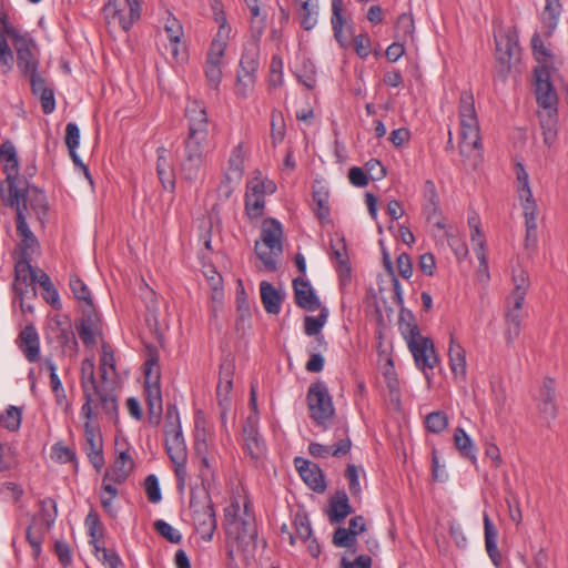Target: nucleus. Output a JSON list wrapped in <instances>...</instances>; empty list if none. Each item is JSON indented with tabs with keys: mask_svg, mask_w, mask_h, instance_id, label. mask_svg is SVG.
Segmentation results:
<instances>
[{
	"mask_svg": "<svg viewBox=\"0 0 568 568\" xmlns=\"http://www.w3.org/2000/svg\"><path fill=\"white\" fill-rule=\"evenodd\" d=\"M458 113L462 138L459 151L462 155H469L470 152L481 149L479 122L471 91H462L459 95Z\"/></svg>",
	"mask_w": 568,
	"mask_h": 568,
	"instance_id": "nucleus-2",
	"label": "nucleus"
},
{
	"mask_svg": "<svg viewBox=\"0 0 568 568\" xmlns=\"http://www.w3.org/2000/svg\"><path fill=\"white\" fill-rule=\"evenodd\" d=\"M282 236L283 229L280 221L271 217L263 221L261 236L255 242L254 252L267 272H274L277 268L283 253Z\"/></svg>",
	"mask_w": 568,
	"mask_h": 568,
	"instance_id": "nucleus-1",
	"label": "nucleus"
},
{
	"mask_svg": "<svg viewBox=\"0 0 568 568\" xmlns=\"http://www.w3.org/2000/svg\"><path fill=\"white\" fill-rule=\"evenodd\" d=\"M156 173L164 189L172 191L175 185V172L171 152L164 146L156 149Z\"/></svg>",
	"mask_w": 568,
	"mask_h": 568,
	"instance_id": "nucleus-29",
	"label": "nucleus"
},
{
	"mask_svg": "<svg viewBox=\"0 0 568 568\" xmlns=\"http://www.w3.org/2000/svg\"><path fill=\"white\" fill-rule=\"evenodd\" d=\"M0 21L1 24H4V31L8 37L11 38L17 54L20 53L21 50L24 51L34 47L33 40L28 37V34H21L16 27L9 23L6 12H0Z\"/></svg>",
	"mask_w": 568,
	"mask_h": 568,
	"instance_id": "nucleus-38",
	"label": "nucleus"
},
{
	"mask_svg": "<svg viewBox=\"0 0 568 568\" xmlns=\"http://www.w3.org/2000/svg\"><path fill=\"white\" fill-rule=\"evenodd\" d=\"M307 405L311 418L317 425H324L335 414L332 396L324 382L313 383L307 392Z\"/></svg>",
	"mask_w": 568,
	"mask_h": 568,
	"instance_id": "nucleus-9",
	"label": "nucleus"
},
{
	"mask_svg": "<svg viewBox=\"0 0 568 568\" xmlns=\"http://www.w3.org/2000/svg\"><path fill=\"white\" fill-rule=\"evenodd\" d=\"M264 196L245 195V212L250 220L258 219L264 213Z\"/></svg>",
	"mask_w": 568,
	"mask_h": 568,
	"instance_id": "nucleus-59",
	"label": "nucleus"
},
{
	"mask_svg": "<svg viewBox=\"0 0 568 568\" xmlns=\"http://www.w3.org/2000/svg\"><path fill=\"white\" fill-rule=\"evenodd\" d=\"M561 10L562 7L559 0L546 1V7L541 14V21L544 24V32L547 37H550L556 29Z\"/></svg>",
	"mask_w": 568,
	"mask_h": 568,
	"instance_id": "nucleus-39",
	"label": "nucleus"
},
{
	"mask_svg": "<svg viewBox=\"0 0 568 568\" xmlns=\"http://www.w3.org/2000/svg\"><path fill=\"white\" fill-rule=\"evenodd\" d=\"M261 301L268 314L277 315L281 312L282 296L280 292L267 281L260 284Z\"/></svg>",
	"mask_w": 568,
	"mask_h": 568,
	"instance_id": "nucleus-36",
	"label": "nucleus"
},
{
	"mask_svg": "<svg viewBox=\"0 0 568 568\" xmlns=\"http://www.w3.org/2000/svg\"><path fill=\"white\" fill-rule=\"evenodd\" d=\"M294 526L296 535L303 541H306L312 536L311 523L306 514L297 513L294 518Z\"/></svg>",
	"mask_w": 568,
	"mask_h": 568,
	"instance_id": "nucleus-64",
	"label": "nucleus"
},
{
	"mask_svg": "<svg viewBox=\"0 0 568 568\" xmlns=\"http://www.w3.org/2000/svg\"><path fill=\"white\" fill-rule=\"evenodd\" d=\"M484 535H485V547L486 551L496 567L501 565L503 558L497 547L498 530L493 524L489 515L484 513Z\"/></svg>",
	"mask_w": 568,
	"mask_h": 568,
	"instance_id": "nucleus-31",
	"label": "nucleus"
},
{
	"mask_svg": "<svg viewBox=\"0 0 568 568\" xmlns=\"http://www.w3.org/2000/svg\"><path fill=\"white\" fill-rule=\"evenodd\" d=\"M470 239H471V242L474 243V245L477 246V247H475V252H476L477 258L480 263V266H483L484 270L487 271L488 264H487V258H486V255L484 252L485 236H484L479 225L476 224L475 229L471 230Z\"/></svg>",
	"mask_w": 568,
	"mask_h": 568,
	"instance_id": "nucleus-57",
	"label": "nucleus"
},
{
	"mask_svg": "<svg viewBox=\"0 0 568 568\" xmlns=\"http://www.w3.org/2000/svg\"><path fill=\"white\" fill-rule=\"evenodd\" d=\"M230 32L231 28L221 24L207 52L204 71L209 85L214 90L219 89L222 80L221 62L227 45Z\"/></svg>",
	"mask_w": 568,
	"mask_h": 568,
	"instance_id": "nucleus-8",
	"label": "nucleus"
},
{
	"mask_svg": "<svg viewBox=\"0 0 568 568\" xmlns=\"http://www.w3.org/2000/svg\"><path fill=\"white\" fill-rule=\"evenodd\" d=\"M538 414L540 420L546 425L550 426L557 417V404H556V382L555 379L547 377L545 378L542 386L539 392L538 398Z\"/></svg>",
	"mask_w": 568,
	"mask_h": 568,
	"instance_id": "nucleus-17",
	"label": "nucleus"
},
{
	"mask_svg": "<svg viewBox=\"0 0 568 568\" xmlns=\"http://www.w3.org/2000/svg\"><path fill=\"white\" fill-rule=\"evenodd\" d=\"M155 531L172 544H180L182 535L166 521L159 519L154 521Z\"/></svg>",
	"mask_w": 568,
	"mask_h": 568,
	"instance_id": "nucleus-61",
	"label": "nucleus"
},
{
	"mask_svg": "<svg viewBox=\"0 0 568 568\" xmlns=\"http://www.w3.org/2000/svg\"><path fill=\"white\" fill-rule=\"evenodd\" d=\"M293 7L300 26L306 30H312L318 21L320 4L318 0H293Z\"/></svg>",
	"mask_w": 568,
	"mask_h": 568,
	"instance_id": "nucleus-27",
	"label": "nucleus"
},
{
	"mask_svg": "<svg viewBox=\"0 0 568 568\" xmlns=\"http://www.w3.org/2000/svg\"><path fill=\"white\" fill-rule=\"evenodd\" d=\"M185 116L189 120L187 138L209 142V119L204 104L196 100L190 101L185 108Z\"/></svg>",
	"mask_w": 568,
	"mask_h": 568,
	"instance_id": "nucleus-14",
	"label": "nucleus"
},
{
	"mask_svg": "<svg viewBox=\"0 0 568 568\" xmlns=\"http://www.w3.org/2000/svg\"><path fill=\"white\" fill-rule=\"evenodd\" d=\"M514 290L507 298L508 305H514L516 308H523L526 294L529 290V276L523 268L514 270L513 272Z\"/></svg>",
	"mask_w": 568,
	"mask_h": 568,
	"instance_id": "nucleus-32",
	"label": "nucleus"
},
{
	"mask_svg": "<svg viewBox=\"0 0 568 568\" xmlns=\"http://www.w3.org/2000/svg\"><path fill=\"white\" fill-rule=\"evenodd\" d=\"M292 286L294 291L295 304L300 308L306 312H315L321 308V300L310 281L303 276H298L292 281Z\"/></svg>",
	"mask_w": 568,
	"mask_h": 568,
	"instance_id": "nucleus-19",
	"label": "nucleus"
},
{
	"mask_svg": "<svg viewBox=\"0 0 568 568\" xmlns=\"http://www.w3.org/2000/svg\"><path fill=\"white\" fill-rule=\"evenodd\" d=\"M83 318L77 326L80 338L87 346L95 343L93 328L97 324L98 316L94 310H83Z\"/></svg>",
	"mask_w": 568,
	"mask_h": 568,
	"instance_id": "nucleus-41",
	"label": "nucleus"
},
{
	"mask_svg": "<svg viewBox=\"0 0 568 568\" xmlns=\"http://www.w3.org/2000/svg\"><path fill=\"white\" fill-rule=\"evenodd\" d=\"M505 322L506 327L504 331V336L507 345L510 346L521 332V308H516L514 305H508V310L505 315Z\"/></svg>",
	"mask_w": 568,
	"mask_h": 568,
	"instance_id": "nucleus-35",
	"label": "nucleus"
},
{
	"mask_svg": "<svg viewBox=\"0 0 568 568\" xmlns=\"http://www.w3.org/2000/svg\"><path fill=\"white\" fill-rule=\"evenodd\" d=\"M332 2V29L334 32V38L341 44V47H347L348 42L343 36V27L345 24V19L343 18V0H331Z\"/></svg>",
	"mask_w": 568,
	"mask_h": 568,
	"instance_id": "nucleus-40",
	"label": "nucleus"
},
{
	"mask_svg": "<svg viewBox=\"0 0 568 568\" xmlns=\"http://www.w3.org/2000/svg\"><path fill=\"white\" fill-rule=\"evenodd\" d=\"M454 444L457 450L459 452L460 456H463L466 459H469L473 463H476V447L471 438L462 427H457L455 429Z\"/></svg>",
	"mask_w": 568,
	"mask_h": 568,
	"instance_id": "nucleus-43",
	"label": "nucleus"
},
{
	"mask_svg": "<svg viewBox=\"0 0 568 568\" xmlns=\"http://www.w3.org/2000/svg\"><path fill=\"white\" fill-rule=\"evenodd\" d=\"M229 531L231 534H235V538L239 541V544L245 547H256L257 528L255 517L251 509V504L248 500H244L243 517L240 519L237 525H235L233 529Z\"/></svg>",
	"mask_w": 568,
	"mask_h": 568,
	"instance_id": "nucleus-16",
	"label": "nucleus"
},
{
	"mask_svg": "<svg viewBox=\"0 0 568 568\" xmlns=\"http://www.w3.org/2000/svg\"><path fill=\"white\" fill-rule=\"evenodd\" d=\"M271 138L274 146L281 143L284 139V114L277 110L272 112Z\"/></svg>",
	"mask_w": 568,
	"mask_h": 568,
	"instance_id": "nucleus-56",
	"label": "nucleus"
},
{
	"mask_svg": "<svg viewBox=\"0 0 568 568\" xmlns=\"http://www.w3.org/2000/svg\"><path fill=\"white\" fill-rule=\"evenodd\" d=\"M425 426L428 432L440 434L448 426V416L443 410L432 412L425 418Z\"/></svg>",
	"mask_w": 568,
	"mask_h": 568,
	"instance_id": "nucleus-55",
	"label": "nucleus"
},
{
	"mask_svg": "<svg viewBox=\"0 0 568 568\" xmlns=\"http://www.w3.org/2000/svg\"><path fill=\"white\" fill-rule=\"evenodd\" d=\"M329 191L322 182L316 181L313 185V201L316 204L315 215L324 223L329 221L331 207L328 204Z\"/></svg>",
	"mask_w": 568,
	"mask_h": 568,
	"instance_id": "nucleus-34",
	"label": "nucleus"
},
{
	"mask_svg": "<svg viewBox=\"0 0 568 568\" xmlns=\"http://www.w3.org/2000/svg\"><path fill=\"white\" fill-rule=\"evenodd\" d=\"M193 526L205 541L213 539L217 523L211 496L206 491H192L190 498Z\"/></svg>",
	"mask_w": 568,
	"mask_h": 568,
	"instance_id": "nucleus-4",
	"label": "nucleus"
},
{
	"mask_svg": "<svg viewBox=\"0 0 568 568\" xmlns=\"http://www.w3.org/2000/svg\"><path fill=\"white\" fill-rule=\"evenodd\" d=\"M207 148L209 142L185 138L183 154L179 160L180 173L183 180L194 183L200 178Z\"/></svg>",
	"mask_w": 568,
	"mask_h": 568,
	"instance_id": "nucleus-6",
	"label": "nucleus"
},
{
	"mask_svg": "<svg viewBox=\"0 0 568 568\" xmlns=\"http://www.w3.org/2000/svg\"><path fill=\"white\" fill-rule=\"evenodd\" d=\"M244 437V448L245 452L250 455L252 459L257 460L262 457L264 448L263 444L258 438V434L243 435Z\"/></svg>",
	"mask_w": 568,
	"mask_h": 568,
	"instance_id": "nucleus-63",
	"label": "nucleus"
},
{
	"mask_svg": "<svg viewBox=\"0 0 568 568\" xmlns=\"http://www.w3.org/2000/svg\"><path fill=\"white\" fill-rule=\"evenodd\" d=\"M102 11L108 26L126 32L140 18V2L139 0H108Z\"/></svg>",
	"mask_w": 568,
	"mask_h": 568,
	"instance_id": "nucleus-7",
	"label": "nucleus"
},
{
	"mask_svg": "<svg viewBox=\"0 0 568 568\" xmlns=\"http://www.w3.org/2000/svg\"><path fill=\"white\" fill-rule=\"evenodd\" d=\"M317 316L306 315L304 317V332L307 336H315V341L312 343V348L314 351L318 349L322 346H325L324 336L321 334L323 327L325 326L329 312L326 306H321Z\"/></svg>",
	"mask_w": 568,
	"mask_h": 568,
	"instance_id": "nucleus-26",
	"label": "nucleus"
},
{
	"mask_svg": "<svg viewBox=\"0 0 568 568\" xmlns=\"http://www.w3.org/2000/svg\"><path fill=\"white\" fill-rule=\"evenodd\" d=\"M236 327L237 329L244 328L245 324L248 322L251 317V310L247 296L242 287L241 291L237 292L236 296Z\"/></svg>",
	"mask_w": 568,
	"mask_h": 568,
	"instance_id": "nucleus-53",
	"label": "nucleus"
},
{
	"mask_svg": "<svg viewBox=\"0 0 568 568\" xmlns=\"http://www.w3.org/2000/svg\"><path fill=\"white\" fill-rule=\"evenodd\" d=\"M243 517V511L241 510V504L239 499H234L231 504L224 509V524L227 530L233 529L235 525Z\"/></svg>",
	"mask_w": 568,
	"mask_h": 568,
	"instance_id": "nucleus-60",
	"label": "nucleus"
},
{
	"mask_svg": "<svg viewBox=\"0 0 568 568\" xmlns=\"http://www.w3.org/2000/svg\"><path fill=\"white\" fill-rule=\"evenodd\" d=\"M85 452L90 463L99 471L104 465L103 440L100 428L87 419L84 424Z\"/></svg>",
	"mask_w": 568,
	"mask_h": 568,
	"instance_id": "nucleus-18",
	"label": "nucleus"
},
{
	"mask_svg": "<svg viewBox=\"0 0 568 568\" xmlns=\"http://www.w3.org/2000/svg\"><path fill=\"white\" fill-rule=\"evenodd\" d=\"M165 450L171 462L187 459V449L183 435L181 437L165 438Z\"/></svg>",
	"mask_w": 568,
	"mask_h": 568,
	"instance_id": "nucleus-52",
	"label": "nucleus"
},
{
	"mask_svg": "<svg viewBox=\"0 0 568 568\" xmlns=\"http://www.w3.org/2000/svg\"><path fill=\"white\" fill-rule=\"evenodd\" d=\"M257 39L244 47L236 74L235 93L245 99L254 90L260 65V47Z\"/></svg>",
	"mask_w": 568,
	"mask_h": 568,
	"instance_id": "nucleus-5",
	"label": "nucleus"
},
{
	"mask_svg": "<svg viewBox=\"0 0 568 568\" xmlns=\"http://www.w3.org/2000/svg\"><path fill=\"white\" fill-rule=\"evenodd\" d=\"M517 192L523 207L524 217H536L537 204L529 185V175L521 163L516 164Z\"/></svg>",
	"mask_w": 568,
	"mask_h": 568,
	"instance_id": "nucleus-21",
	"label": "nucleus"
},
{
	"mask_svg": "<svg viewBox=\"0 0 568 568\" xmlns=\"http://www.w3.org/2000/svg\"><path fill=\"white\" fill-rule=\"evenodd\" d=\"M353 513L354 509L349 505L347 494L344 490H338L331 497L328 509V519L331 524H339Z\"/></svg>",
	"mask_w": 568,
	"mask_h": 568,
	"instance_id": "nucleus-30",
	"label": "nucleus"
},
{
	"mask_svg": "<svg viewBox=\"0 0 568 568\" xmlns=\"http://www.w3.org/2000/svg\"><path fill=\"white\" fill-rule=\"evenodd\" d=\"M165 438L181 437L183 435L180 414L175 405H168L164 422Z\"/></svg>",
	"mask_w": 568,
	"mask_h": 568,
	"instance_id": "nucleus-46",
	"label": "nucleus"
},
{
	"mask_svg": "<svg viewBox=\"0 0 568 568\" xmlns=\"http://www.w3.org/2000/svg\"><path fill=\"white\" fill-rule=\"evenodd\" d=\"M357 538L344 527H338L333 534V544L339 548H352L356 545Z\"/></svg>",
	"mask_w": 568,
	"mask_h": 568,
	"instance_id": "nucleus-62",
	"label": "nucleus"
},
{
	"mask_svg": "<svg viewBox=\"0 0 568 568\" xmlns=\"http://www.w3.org/2000/svg\"><path fill=\"white\" fill-rule=\"evenodd\" d=\"M283 84V60L281 53L277 52L273 54L268 75H267V90L270 93H273L277 89H280Z\"/></svg>",
	"mask_w": 568,
	"mask_h": 568,
	"instance_id": "nucleus-45",
	"label": "nucleus"
},
{
	"mask_svg": "<svg viewBox=\"0 0 568 568\" xmlns=\"http://www.w3.org/2000/svg\"><path fill=\"white\" fill-rule=\"evenodd\" d=\"M495 42L497 60L504 70L509 71L511 60L517 59L520 51L517 31L508 30L506 34L495 37Z\"/></svg>",
	"mask_w": 568,
	"mask_h": 568,
	"instance_id": "nucleus-20",
	"label": "nucleus"
},
{
	"mask_svg": "<svg viewBox=\"0 0 568 568\" xmlns=\"http://www.w3.org/2000/svg\"><path fill=\"white\" fill-rule=\"evenodd\" d=\"M22 420V408L10 405L1 415L0 424L9 432H17Z\"/></svg>",
	"mask_w": 568,
	"mask_h": 568,
	"instance_id": "nucleus-51",
	"label": "nucleus"
},
{
	"mask_svg": "<svg viewBox=\"0 0 568 568\" xmlns=\"http://www.w3.org/2000/svg\"><path fill=\"white\" fill-rule=\"evenodd\" d=\"M80 384L84 398V403L81 407V415L85 419L92 420L97 417L93 412L94 393H97L101 386L98 384L95 378L94 363L89 358L82 361Z\"/></svg>",
	"mask_w": 568,
	"mask_h": 568,
	"instance_id": "nucleus-11",
	"label": "nucleus"
},
{
	"mask_svg": "<svg viewBox=\"0 0 568 568\" xmlns=\"http://www.w3.org/2000/svg\"><path fill=\"white\" fill-rule=\"evenodd\" d=\"M4 205L16 210V223L17 234L20 236V243L18 245L19 255L32 256V254L39 248V242L36 235L30 230L24 211L27 210V197L17 199L3 202Z\"/></svg>",
	"mask_w": 568,
	"mask_h": 568,
	"instance_id": "nucleus-10",
	"label": "nucleus"
},
{
	"mask_svg": "<svg viewBox=\"0 0 568 568\" xmlns=\"http://www.w3.org/2000/svg\"><path fill=\"white\" fill-rule=\"evenodd\" d=\"M90 544L93 546L95 557L104 565L110 568H119L122 564L119 555L114 550L105 548L100 540L90 541Z\"/></svg>",
	"mask_w": 568,
	"mask_h": 568,
	"instance_id": "nucleus-50",
	"label": "nucleus"
},
{
	"mask_svg": "<svg viewBox=\"0 0 568 568\" xmlns=\"http://www.w3.org/2000/svg\"><path fill=\"white\" fill-rule=\"evenodd\" d=\"M155 355H150L144 363V393L148 407H163L160 386V367Z\"/></svg>",
	"mask_w": 568,
	"mask_h": 568,
	"instance_id": "nucleus-13",
	"label": "nucleus"
},
{
	"mask_svg": "<svg viewBox=\"0 0 568 568\" xmlns=\"http://www.w3.org/2000/svg\"><path fill=\"white\" fill-rule=\"evenodd\" d=\"M164 30L169 38V43L163 47V54L166 57H171L173 61L179 62L183 60L184 54L180 52L182 47L181 37L183 36V28L181 23L175 18H169Z\"/></svg>",
	"mask_w": 568,
	"mask_h": 568,
	"instance_id": "nucleus-25",
	"label": "nucleus"
},
{
	"mask_svg": "<svg viewBox=\"0 0 568 568\" xmlns=\"http://www.w3.org/2000/svg\"><path fill=\"white\" fill-rule=\"evenodd\" d=\"M37 270L31 265V256L19 255L14 265L16 282L13 284L14 293L21 300V308L24 311L23 295L27 292L28 284H34Z\"/></svg>",
	"mask_w": 568,
	"mask_h": 568,
	"instance_id": "nucleus-23",
	"label": "nucleus"
},
{
	"mask_svg": "<svg viewBox=\"0 0 568 568\" xmlns=\"http://www.w3.org/2000/svg\"><path fill=\"white\" fill-rule=\"evenodd\" d=\"M233 369L231 361H224L220 365V381L216 387V399L220 408L231 407L230 393L233 388Z\"/></svg>",
	"mask_w": 568,
	"mask_h": 568,
	"instance_id": "nucleus-28",
	"label": "nucleus"
},
{
	"mask_svg": "<svg viewBox=\"0 0 568 568\" xmlns=\"http://www.w3.org/2000/svg\"><path fill=\"white\" fill-rule=\"evenodd\" d=\"M99 406H101L102 410L111 418H118V396L114 394L113 389L101 387L97 393H94L93 408Z\"/></svg>",
	"mask_w": 568,
	"mask_h": 568,
	"instance_id": "nucleus-37",
	"label": "nucleus"
},
{
	"mask_svg": "<svg viewBox=\"0 0 568 568\" xmlns=\"http://www.w3.org/2000/svg\"><path fill=\"white\" fill-rule=\"evenodd\" d=\"M17 343L28 362L36 363L40 359V338L33 324H28L20 332Z\"/></svg>",
	"mask_w": 568,
	"mask_h": 568,
	"instance_id": "nucleus-24",
	"label": "nucleus"
},
{
	"mask_svg": "<svg viewBox=\"0 0 568 568\" xmlns=\"http://www.w3.org/2000/svg\"><path fill=\"white\" fill-rule=\"evenodd\" d=\"M226 173L233 176L235 182H241L244 174V151L242 144H237L229 159Z\"/></svg>",
	"mask_w": 568,
	"mask_h": 568,
	"instance_id": "nucleus-47",
	"label": "nucleus"
},
{
	"mask_svg": "<svg viewBox=\"0 0 568 568\" xmlns=\"http://www.w3.org/2000/svg\"><path fill=\"white\" fill-rule=\"evenodd\" d=\"M535 94L539 106L557 111L558 95L550 81V72L546 65H539L534 71Z\"/></svg>",
	"mask_w": 568,
	"mask_h": 568,
	"instance_id": "nucleus-12",
	"label": "nucleus"
},
{
	"mask_svg": "<svg viewBox=\"0 0 568 568\" xmlns=\"http://www.w3.org/2000/svg\"><path fill=\"white\" fill-rule=\"evenodd\" d=\"M423 211L428 221H432L439 212L438 194L435 183L430 180H427L424 184Z\"/></svg>",
	"mask_w": 568,
	"mask_h": 568,
	"instance_id": "nucleus-44",
	"label": "nucleus"
},
{
	"mask_svg": "<svg viewBox=\"0 0 568 568\" xmlns=\"http://www.w3.org/2000/svg\"><path fill=\"white\" fill-rule=\"evenodd\" d=\"M448 357H449V366H450L452 373L456 377L458 375L464 377L466 374L465 349L458 343H455L453 337H450Z\"/></svg>",
	"mask_w": 568,
	"mask_h": 568,
	"instance_id": "nucleus-42",
	"label": "nucleus"
},
{
	"mask_svg": "<svg viewBox=\"0 0 568 568\" xmlns=\"http://www.w3.org/2000/svg\"><path fill=\"white\" fill-rule=\"evenodd\" d=\"M70 288L74 297L85 304L84 310H94L91 292L79 276L74 275L70 277Z\"/></svg>",
	"mask_w": 568,
	"mask_h": 568,
	"instance_id": "nucleus-49",
	"label": "nucleus"
},
{
	"mask_svg": "<svg viewBox=\"0 0 568 568\" xmlns=\"http://www.w3.org/2000/svg\"><path fill=\"white\" fill-rule=\"evenodd\" d=\"M294 464L301 478L312 490L316 493L325 491V477L317 464L302 457H296Z\"/></svg>",
	"mask_w": 568,
	"mask_h": 568,
	"instance_id": "nucleus-22",
	"label": "nucleus"
},
{
	"mask_svg": "<svg viewBox=\"0 0 568 568\" xmlns=\"http://www.w3.org/2000/svg\"><path fill=\"white\" fill-rule=\"evenodd\" d=\"M415 23L410 13H402L398 16L395 24V36L399 40H406L413 37Z\"/></svg>",
	"mask_w": 568,
	"mask_h": 568,
	"instance_id": "nucleus-54",
	"label": "nucleus"
},
{
	"mask_svg": "<svg viewBox=\"0 0 568 568\" xmlns=\"http://www.w3.org/2000/svg\"><path fill=\"white\" fill-rule=\"evenodd\" d=\"M332 258H334L338 265L341 274L345 273L349 276L351 267L348 264L347 247L344 239H339L336 242H331Z\"/></svg>",
	"mask_w": 568,
	"mask_h": 568,
	"instance_id": "nucleus-48",
	"label": "nucleus"
},
{
	"mask_svg": "<svg viewBox=\"0 0 568 568\" xmlns=\"http://www.w3.org/2000/svg\"><path fill=\"white\" fill-rule=\"evenodd\" d=\"M0 160L4 162L3 172L6 180L2 182L8 184V194L2 196V201H12L17 203V199L27 197L28 189L23 186L24 180L19 175V160L16 146L11 140H6L0 146ZM2 193V187H0Z\"/></svg>",
	"mask_w": 568,
	"mask_h": 568,
	"instance_id": "nucleus-3",
	"label": "nucleus"
},
{
	"mask_svg": "<svg viewBox=\"0 0 568 568\" xmlns=\"http://www.w3.org/2000/svg\"><path fill=\"white\" fill-rule=\"evenodd\" d=\"M133 459L128 452H121L114 462L112 470L105 474V480H111L114 484L124 483L133 470Z\"/></svg>",
	"mask_w": 568,
	"mask_h": 568,
	"instance_id": "nucleus-33",
	"label": "nucleus"
},
{
	"mask_svg": "<svg viewBox=\"0 0 568 568\" xmlns=\"http://www.w3.org/2000/svg\"><path fill=\"white\" fill-rule=\"evenodd\" d=\"M415 361L416 366L422 369L428 378L427 369H433L438 364L434 343L429 337H420L409 341L407 345Z\"/></svg>",
	"mask_w": 568,
	"mask_h": 568,
	"instance_id": "nucleus-15",
	"label": "nucleus"
},
{
	"mask_svg": "<svg viewBox=\"0 0 568 568\" xmlns=\"http://www.w3.org/2000/svg\"><path fill=\"white\" fill-rule=\"evenodd\" d=\"M17 63L21 72L26 75L37 71L38 60L32 49L21 50V52L17 54Z\"/></svg>",
	"mask_w": 568,
	"mask_h": 568,
	"instance_id": "nucleus-58",
	"label": "nucleus"
}]
</instances>
